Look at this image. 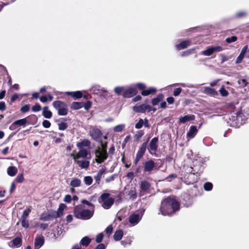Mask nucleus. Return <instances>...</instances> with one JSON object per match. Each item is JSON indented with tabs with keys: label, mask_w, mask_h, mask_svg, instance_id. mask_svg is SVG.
<instances>
[{
	"label": "nucleus",
	"mask_w": 249,
	"mask_h": 249,
	"mask_svg": "<svg viewBox=\"0 0 249 249\" xmlns=\"http://www.w3.org/2000/svg\"><path fill=\"white\" fill-rule=\"evenodd\" d=\"M88 156V151L85 149H80L76 154H71L74 160H79L80 158H86Z\"/></svg>",
	"instance_id": "obj_12"
},
{
	"label": "nucleus",
	"mask_w": 249,
	"mask_h": 249,
	"mask_svg": "<svg viewBox=\"0 0 249 249\" xmlns=\"http://www.w3.org/2000/svg\"><path fill=\"white\" fill-rule=\"evenodd\" d=\"M133 110L135 112L144 113L145 112H150L152 110L151 106L147 104H142L140 106H136L133 107ZM153 111H155L156 109L153 108Z\"/></svg>",
	"instance_id": "obj_6"
},
{
	"label": "nucleus",
	"mask_w": 249,
	"mask_h": 249,
	"mask_svg": "<svg viewBox=\"0 0 249 249\" xmlns=\"http://www.w3.org/2000/svg\"><path fill=\"white\" fill-rule=\"evenodd\" d=\"M144 123V120L142 119H140L138 122L136 124H135V128L136 129H140L141 128L142 126L143 125V124Z\"/></svg>",
	"instance_id": "obj_46"
},
{
	"label": "nucleus",
	"mask_w": 249,
	"mask_h": 249,
	"mask_svg": "<svg viewBox=\"0 0 249 249\" xmlns=\"http://www.w3.org/2000/svg\"><path fill=\"white\" fill-rule=\"evenodd\" d=\"M58 127L60 130H64L67 128L68 125L66 123L62 122L58 124Z\"/></svg>",
	"instance_id": "obj_54"
},
{
	"label": "nucleus",
	"mask_w": 249,
	"mask_h": 249,
	"mask_svg": "<svg viewBox=\"0 0 249 249\" xmlns=\"http://www.w3.org/2000/svg\"><path fill=\"white\" fill-rule=\"evenodd\" d=\"M83 106V103L81 102H73L71 104V108L73 109H78L82 108Z\"/></svg>",
	"instance_id": "obj_38"
},
{
	"label": "nucleus",
	"mask_w": 249,
	"mask_h": 249,
	"mask_svg": "<svg viewBox=\"0 0 249 249\" xmlns=\"http://www.w3.org/2000/svg\"><path fill=\"white\" fill-rule=\"evenodd\" d=\"M142 215H140L138 213H133L129 217V222L132 225L135 226L137 225L142 217Z\"/></svg>",
	"instance_id": "obj_13"
},
{
	"label": "nucleus",
	"mask_w": 249,
	"mask_h": 249,
	"mask_svg": "<svg viewBox=\"0 0 249 249\" xmlns=\"http://www.w3.org/2000/svg\"><path fill=\"white\" fill-rule=\"evenodd\" d=\"M144 132L142 130H140L137 132L135 135V137L137 140L139 141L140 138L143 135Z\"/></svg>",
	"instance_id": "obj_53"
},
{
	"label": "nucleus",
	"mask_w": 249,
	"mask_h": 249,
	"mask_svg": "<svg viewBox=\"0 0 249 249\" xmlns=\"http://www.w3.org/2000/svg\"><path fill=\"white\" fill-rule=\"evenodd\" d=\"M90 145V142L87 139H85L83 141L77 142L76 144L77 147L79 149H83L84 147H89Z\"/></svg>",
	"instance_id": "obj_24"
},
{
	"label": "nucleus",
	"mask_w": 249,
	"mask_h": 249,
	"mask_svg": "<svg viewBox=\"0 0 249 249\" xmlns=\"http://www.w3.org/2000/svg\"><path fill=\"white\" fill-rule=\"evenodd\" d=\"M150 187V183L147 181H142L141 183V188L143 191H147Z\"/></svg>",
	"instance_id": "obj_33"
},
{
	"label": "nucleus",
	"mask_w": 249,
	"mask_h": 249,
	"mask_svg": "<svg viewBox=\"0 0 249 249\" xmlns=\"http://www.w3.org/2000/svg\"><path fill=\"white\" fill-rule=\"evenodd\" d=\"M90 92L94 94H99L100 93V87L99 86H93L90 89Z\"/></svg>",
	"instance_id": "obj_41"
},
{
	"label": "nucleus",
	"mask_w": 249,
	"mask_h": 249,
	"mask_svg": "<svg viewBox=\"0 0 249 249\" xmlns=\"http://www.w3.org/2000/svg\"><path fill=\"white\" fill-rule=\"evenodd\" d=\"M244 51H241L240 54L236 58V60L235 61L236 64L240 63L242 61L243 59L245 57V55H244Z\"/></svg>",
	"instance_id": "obj_42"
},
{
	"label": "nucleus",
	"mask_w": 249,
	"mask_h": 249,
	"mask_svg": "<svg viewBox=\"0 0 249 249\" xmlns=\"http://www.w3.org/2000/svg\"><path fill=\"white\" fill-rule=\"evenodd\" d=\"M19 222H21V226L23 228L27 229L29 227V222L27 219H19Z\"/></svg>",
	"instance_id": "obj_43"
},
{
	"label": "nucleus",
	"mask_w": 249,
	"mask_h": 249,
	"mask_svg": "<svg viewBox=\"0 0 249 249\" xmlns=\"http://www.w3.org/2000/svg\"><path fill=\"white\" fill-rule=\"evenodd\" d=\"M71 195H67L65 196L64 199V201L65 202L70 203L71 201Z\"/></svg>",
	"instance_id": "obj_64"
},
{
	"label": "nucleus",
	"mask_w": 249,
	"mask_h": 249,
	"mask_svg": "<svg viewBox=\"0 0 249 249\" xmlns=\"http://www.w3.org/2000/svg\"><path fill=\"white\" fill-rule=\"evenodd\" d=\"M181 90L182 89L181 88H178L176 89L174 91L173 95L175 96H178L181 92Z\"/></svg>",
	"instance_id": "obj_63"
},
{
	"label": "nucleus",
	"mask_w": 249,
	"mask_h": 249,
	"mask_svg": "<svg viewBox=\"0 0 249 249\" xmlns=\"http://www.w3.org/2000/svg\"><path fill=\"white\" fill-rule=\"evenodd\" d=\"M128 196L130 199H134L137 197L136 192L135 189L131 190L128 193Z\"/></svg>",
	"instance_id": "obj_45"
},
{
	"label": "nucleus",
	"mask_w": 249,
	"mask_h": 249,
	"mask_svg": "<svg viewBox=\"0 0 249 249\" xmlns=\"http://www.w3.org/2000/svg\"><path fill=\"white\" fill-rule=\"evenodd\" d=\"M164 95L160 93L157 95V96L153 98L151 101V103L153 106L158 105L160 102L163 101Z\"/></svg>",
	"instance_id": "obj_20"
},
{
	"label": "nucleus",
	"mask_w": 249,
	"mask_h": 249,
	"mask_svg": "<svg viewBox=\"0 0 249 249\" xmlns=\"http://www.w3.org/2000/svg\"><path fill=\"white\" fill-rule=\"evenodd\" d=\"M74 160L82 169H86L89 166V161L87 160Z\"/></svg>",
	"instance_id": "obj_16"
},
{
	"label": "nucleus",
	"mask_w": 249,
	"mask_h": 249,
	"mask_svg": "<svg viewBox=\"0 0 249 249\" xmlns=\"http://www.w3.org/2000/svg\"><path fill=\"white\" fill-rule=\"evenodd\" d=\"M81 202L83 204H86V205H88L90 207L92 208L91 210H94V205L92 203L90 202L89 200H87L86 199H83V200H82Z\"/></svg>",
	"instance_id": "obj_49"
},
{
	"label": "nucleus",
	"mask_w": 249,
	"mask_h": 249,
	"mask_svg": "<svg viewBox=\"0 0 249 249\" xmlns=\"http://www.w3.org/2000/svg\"><path fill=\"white\" fill-rule=\"evenodd\" d=\"M90 136L96 142L101 141L102 137V132L97 128L93 127L89 132Z\"/></svg>",
	"instance_id": "obj_9"
},
{
	"label": "nucleus",
	"mask_w": 249,
	"mask_h": 249,
	"mask_svg": "<svg viewBox=\"0 0 249 249\" xmlns=\"http://www.w3.org/2000/svg\"><path fill=\"white\" fill-rule=\"evenodd\" d=\"M85 183L87 185H90L92 184L93 179L90 176H86L84 179Z\"/></svg>",
	"instance_id": "obj_44"
},
{
	"label": "nucleus",
	"mask_w": 249,
	"mask_h": 249,
	"mask_svg": "<svg viewBox=\"0 0 249 249\" xmlns=\"http://www.w3.org/2000/svg\"><path fill=\"white\" fill-rule=\"evenodd\" d=\"M22 240L20 237H16L10 242V246L12 248H18L21 246Z\"/></svg>",
	"instance_id": "obj_18"
},
{
	"label": "nucleus",
	"mask_w": 249,
	"mask_h": 249,
	"mask_svg": "<svg viewBox=\"0 0 249 249\" xmlns=\"http://www.w3.org/2000/svg\"><path fill=\"white\" fill-rule=\"evenodd\" d=\"M93 210L85 209L82 205L77 206L74 208V215L79 219H89L93 216Z\"/></svg>",
	"instance_id": "obj_3"
},
{
	"label": "nucleus",
	"mask_w": 249,
	"mask_h": 249,
	"mask_svg": "<svg viewBox=\"0 0 249 249\" xmlns=\"http://www.w3.org/2000/svg\"><path fill=\"white\" fill-rule=\"evenodd\" d=\"M179 209L178 202L173 196L164 199L161 203L160 213L163 215H170Z\"/></svg>",
	"instance_id": "obj_1"
},
{
	"label": "nucleus",
	"mask_w": 249,
	"mask_h": 249,
	"mask_svg": "<svg viewBox=\"0 0 249 249\" xmlns=\"http://www.w3.org/2000/svg\"><path fill=\"white\" fill-rule=\"evenodd\" d=\"M95 160L98 163L103 162L107 158V152L102 151L99 149H96L95 151Z\"/></svg>",
	"instance_id": "obj_7"
},
{
	"label": "nucleus",
	"mask_w": 249,
	"mask_h": 249,
	"mask_svg": "<svg viewBox=\"0 0 249 249\" xmlns=\"http://www.w3.org/2000/svg\"><path fill=\"white\" fill-rule=\"evenodd\" d=\"M137 93L136 88H130L123 93V96L125 98H130L135 95Z\"/></svg>",
	"instance_id": "obj_14"
},
{
	"label": "nucleus",
	"mask_w": 249,
	"mask_h": 249,
	"mask_svg": "<svg viewBox=\"0 0 249 249\" xmlns=\"http://www.w3.org/2000/svg\"><path fill=\"white\" fill-rule=\"evenodd\" d=\"M44 243V239L43 237H38L36 238L35 241V249H39Z\"/></svg>",
	"instance_id": "obj_19"
},
{
	"label": "nucleus",
	"mask_w": 249,
	"mask_h": 249,
	"mask_svg": "<svg viewBox=\"0 0 249 249\" xmlns=\"http://www.w3.org/2000/svg\"><path fill=\"white\" fill-rule=\"evenodd\" d=\"M18 172V169L15 166H9L7 169V174L11 177L15 176Z\"/></svg>",
	"instance_id": "obj_28"
},
{
	"label": "nucleus",
	"mask_w": 249,
	"mask_h": 249,
	"mask_svg": "<svg viewBox=\"0 0 249 249\" xmlns=\"http://www.w3.org/2000/svg\"><path fill=\"white\" fill-rule=\"evenodd\" d=\"M24 179L23 174H20L17 177L16 181L18 183H21L23 181Z\"/></svg>",
	"instance_id": "obj_57"
},
{
	"label": "nucleus",
	"mask_w": 249,
	"mask_h": 249,
	"mask_svg": "<svg viewBox=\"0 0 249 249\" xmlns=\"http://www.w3.org/2000/svg\"><path fill=\"white\" fill-rule=\"evenodd\" d=\"M241 51H244V55H245V57H249V49H248L247 45L245 46Z\"/></svg>",
	"instance_id": "obj_52"
},
{
	"label": "nucleus",
	"mask_w": 249,
	"mask_h": 249,
	"mask_svg": "<svg viewBox=\"0 0 249 249\" xmlns=\"http://www.w3.org/2000/svg\"><path fill=\"white\" fill-rule=\"evenodd\" d=\"M191 41L190 40H185L181 42L180 43L177 44L176 45V48L178 50H180L181 49H185L187 47L190 46L191 45Z\"/></svg>",
	"instance_id": "obj_17"
},
{
	"label": "nucleus",
	"mask_w": 249,
	"mask_h": 249,
	"mask_svg": "<svg viewBox=\"0 0 249 249\" xmlns=\"http://www.w3.org/2000/svg\"><path fill=\"white\" fill-rule=\"evenodd\" d=\"M31 212V209L29 208L26 209L23 212L19 219H27L30 213Z\"/></svg>",
	"instance_id": "obj_35"
},
{
	"label": "nucleus",
	"mask_w": 249,
	"mask_h": 249,
	"mask_svg": "<svg viewBox=\"0 0 249 249\" xmlns=\"http://www.w3.org/2000/svg\"><path fill=\"white\" fill-rule=\"evenodd\" d=\"M41 109V107L38 104H36L35 106H34L32 107V110L34 112H37V111H38L39 110H40Z\"/></svg>",
	"instance_id": "obj_60"
},
{
	"label": "nucleus",
	"mask_w": 249,
	"mask_h": 249,
	"mask_svg": "<svg viewBox=\"0 0 249 249\" xmlns=\"http://www.w3.org/2000/svg\"><path fill=\"white\" fill-rule=\"evenodd\" d=\"M197 132L196 126H191L190 128L189 131L187 133V136L190 138L195 137Z\"/></svg>",
	"instance_id": "obj_26"
},
{
	"label": "nucleus",
	"mask_w": 249,
	"mask_h": 249,
	"mask_svg": "<svg viewBox=\"0 0 249 249\" xmlns=\"http://www.w3.org/2000/svg\"><path fill=\"white\" fill-rule=\"evenodd\" d=\"M213 53L214 52H219L223 50L222 47L220 46H211Z\"/></svg>",
	"instance_id": "obj_50"
},
{
	"label": "nucleus",
	"mask_w": 249,
	"mask_h": 249,
	"mask_svg": "<svg viewBox=\"0 0 249 249\" xmlns=\"http://www.w3.org/2000/svg\"><path fill=\"white\" fill-rule=\"evenodd\" d=\"M81 180L77 178H72L71 183L70 185L72 187H78L81 185Z\"/></svg>",
	"instance_id": "obj_31"
},
{
	"label": "nucleus",
	"mask_w": 249,
	"mask_h": 249,
	"mask_svg": "<svg viewBox=\"0 0 249 249\" xmlns=\"http://www.w3.org/2000/svg\"><path fill=\"white\" fill-rule=\"evenodd\" d=\"M195 118L194 115H187L183 117H181L179 119V121L181 123H185L187 122L194 120Z\"/></svg>",
	"instance_id": "obj_25"
},
{
	"label": "nucleus",
	"mask_w": 249,
	"mask_h": 249,
	"mask_svg": "<svg viewBox=\"0 0 249 249\" xmlns=\"http://www.w3.org/2000/svg\"><path fill=\"white\" fill-rule=\"evenodd\" d=\"M67 94L68 95L74 97L75 99H79L82 97V93L80 91H77L74 92H67Z\"/></svg>",
	"instance_id": "obj_29"
},
{
	"label": "nucleus",
	"mask_w": 249,
	"mask_h": 249,
	"mask_svg": "<svg viewBox=\"0 0 249 249\" xmlns=\"http://www.w3.org/2000/svg\"><path fill=\"white\" fill-rule=\"evenodd\" d=\"M27 118H25L23 119L18 120L14 122L9 126V129L11 130H15L18 129V126H24L27 124Z\"/></svg>",
	"instance_id": "obj_8"
},
{
	"label": "nucleus",
	"mask_w": 249,
	"mask_h": 249,
	"mask_svg": "<svg viewBox=\"0 0 249 249\" xmlns=\"http://www.w3.org/2000/svg\"><path fill=\"white\" fill-rule=\"evenodd\" d=\"M66 206L65 204L62 203L59 205V208L56 212V214L54 215L55 217H59L63 215V211L66 208Z\"/></svg>",
	"instance_id": "obj_27"
},
{
	"label": "nucleus",
	"mask_w": 249,
	"mask_h": 249,
	"mask_svg": "<svg viewBox=\"0 0 249 249\" xmlns=\"http://www.w3.org/2000/svg\"><path fill=\"white\" fill-rule=\"evenodd\" d=\"M204 93L213 96H214L217 94L216 91H215L214 89L209 87L204 88Z\"/></svg>",
	"instance_id": "obj_32"
},
{
	"label": "nucleus",
	"mask_w": 249,
	"mask_h": 249,
	"mask_svg": "<svg viewBox=\"0 0 249 249\" xmlns=\"http://www.w3.org/2000/svg\"><path fill=\"white\" fill-rule=\"evenodd\" d=\"M157 89L154 87H150L147 89H144L141 92V94L143 96H147L150 94H154L156 92Z\"/></svg>",
	"instance_id": "obj_23"
},
{
	"label": "nucleus",
	"mask_w": 249,
	"mask_h": 249,
	"mask_svg": "<svg viewBox=\"0 0 249 249\" xmlns=\"http://www.w3.org/2000/svg\"><path fill=\"white\" fill-rule=\"evenodd\" d=\"M197 162V160H196L194 162V167H191L190 169L191 170V171H189V172L190 173H191L192 174H193V175H195V174L200 173L203 170V168H202L201 165H200L199 166H197L196 165V163Z\"/></svg>",
	"instance_id": "obj_15"
},
{
	"label": "nucleus",
	"mask_w": 249,
	"mask_h": 249,
	"mask_svg": "<svg viewBox=\"0 0 249 249\" xmlns=\"http://www.w3.org/2000/svg\"><path fill=\"white\" fill-rule=\"evenodd\" d=\"M146 145H147L146 142H144L142 144V146H141V147L140 148L139 150H138V151L137 153L136 156L137 157H138L140 159L142 158V157L143 156V155H144V154L145 152L146 148Z\"/></svg>",
	"instance_id": "obj_21"
},
{
	"label": "nucleus",
	"mask_w": 249,
	"mask_h": 249,
	"mask_svg": "<svg viewBox=\"0 0 249 249\" xmlns=\"http://www.w3.org/2000/svg\"><path fill=\"white\" fill-rule=\"evenodd\" d=\"M30 110V105H25L22 107L20 109V111L22 112H27Z\"/></svg>",
	"instance_id": "obj_56"
},
{
	"label": "nucleus",
	"mask_w": 249,
	"mask_h": 249,
	"mask_svg": "<svg viewBox=\"0 0 249 249\" xmlns=\"http://www.w3.org/2000/svg\"><path fill=\"white\" fill-rule=\"evenodd\" d=\"M155 168L156 163L152 160H148L144 163V172L145 173L151 174Z\"/></svg>",
	"instance_id": "obj_11"
},
{
	"label": "nucleus",
	"mask_w": 249,
	"mask_h": 249,
	"mask_svg": "<svg viewBox=\"0 0 249 249\" xmlns=\"http://www.w3.org/2000/svg\"><path fill=\"white\" fill-rule=\"evenodd\" d=\"M125 128L124 124H119L113 128V131L116 132H122Z\"/></svg>",
	"instance_id": "obj_40"
},
{
	"label": "nucleus",
	"mask_w": 249,
	"mask_h": 249,
	"mask_svg": "<svg viewBox=\"0 0 249 249\" xmlns=\"http://www.w3.org/2000/svg\"><path fill=\"white\" fill-rule=\"evenodd\" d=\"M105 173H106V169L105 168H102L98 171L97 175L94 177V179L97 183H99L100 180L102 178V177L104 176V175L105 174Z\"/></svg>",
	"instance_id": "obj_22"
},
{
	"label": "nucleus",
	"mask_w": 249,
	"mask_h": 249,
	"mask_svg": "<svg viewBox=\"0 0 249 249\" xmlns=\"http://www.w3.org/2000/svg\"><path fill=\"white\" fill-rule=\"evenodd\" d=\"M123 235L124 233L122 230H117L115 231L113 235V238L115 241H119L122 239Z\"/></svg>",
	"instance_id": "obj_30"
},
{
	"label": "nucleus",
	"mask_w": 249,
	"mask_h": 249,
	"mask_svg": "<svg viewBox=\"0 0 249 249\" xmlns=\"http://www.w3.org/2000/svg\"><path fill=\"white\" fill-rule=\"evenodd\" d=\"M213 53L211 46L209 47L205 50L201 52V54L205 56H210Z\"/></svg>",
	"instance_id": "obj_39"
},
{
	"label": "nucleus",
	"mask_w": 249,
	"mask_h": 249,
	"mask_svg": "<svg viewBox=\"0 0 249 249\" xmlns=\"http://www.w3.org/2000/svg\"><path fill=\"white\" fill-rule=\"evenodd\" d=\"M247 15V13L245 11H239L236 13L235 17L237 18H241L244 17Z\"/></svg>",
	"instance_id": "obj_48"
},
{
	"label": "nucleus",
	"mask_w": 249,
	"mask_h": 249,
	"mask_svg": "<svg viewBox=\"0 0 249 249\" xmlns=\"http://www.w3.org/2000/svg\"><path fill=\"white\" fill-rule=\"evenodd\" d=\"M43 115L47 119H50L52 117V113L48 110L47 107H44L43 109Z\"/></svg>",
	"instance_id": "obj_34"
},
{
	"label": "nucleus",
	"mask_w": 249,
	"mask_h": 249,
	"mask_svg": "<svg viewBox=\"0 0 249 249\" xmlns=\"http://www.w3.org/2000/svg\"><path fill=\"white\" fill-rule=\"evenodd\" d=\"M98 202L105 209H109L114 202V199L107 193L102 194L98 198Z\"/></svg>",
	"instance_id": "obj_4"
},
{
	"label": "nucleus",
	"mask_w": 249,
	"mask_h": 249,
	"mask_svg": "<svg viewBox=\"0 0 249 249\" xmlns=\"http://www.w3.org/2000/svg\"><path fill=\"white\" fill-rule=\"evenodd\" d=\"M158 138L154 137L150 142L149 147L148 148L149 153L153 155L156 153L158 147Z\"/></svg>",
	"instance_id": "obj_10"
},
{
	"label": "nucleus",
	"mask_w": 249,
	"mask_h": 249,
	"mask_svg": "<svg viewBox=\"0 0 249 249\" xmlns=\"http://www.w3.org/2000/svg\"><path fill=\"white\" fill-rule=\"evenodd\" d=\"M219 92L220 94L223 96H226L228 94V91L223 87L220 89Z\"/></svg>",
	"instance_id": "obj_61"
},
{
	"label": "nucleus",
	"mask_w": 249,
	"mask_h": 249,
	"mask_svg": "<svg viewBox=\"0 0 249 249\" xmlns=\"http://www.w3.org/2000/svg\"><path fill=\"white\" fill-rule=\"evenodd\" d=\"M124 88L123 87H116L114 89V92L118 95L120 94L124 90Z\"/></svg>",
	"instance_id": "obj_51"
},
{
	"label": "nucleus",
	"mask_w": 249,
	"mask_h": 249,
	"mask_svg": "<svg viewBox=\"0 0 249 249\" xmlns=\"http://www.w3.org/2000/svg\"><path fill=\"white\" fill-rule=\"evenodd\" d=\"M42 125L45 128H49L51 126V123L49 121L46 120L43 121Z\"/></svg>",
	"instance_id": "obj_62"
},
{
	"label": "nucleus",
	"mask_w": 249,
	"mask_h": 249,
	"mask_svg": "<svg viewBox=\"0 0 249 249\" xmlns=\"http://www.w3.org/2000/svg\"><path fill=\"white\" fill-rule=\"evenodd\" d=\"M90 242V239L87 236H85L81 239L80 244L84 246L87 247L89 245Z\"/></svg>",
	"instance_id": "obj_37"
},
{
	"label": "nucleus",
	"mask_w": 249,
	"mask_h": 249,
	"mask_svg": "<svg viewBox=\"0 0 249 249\" xmlns=\"http://www.w3.org/2000/svg\"><path fill=\"white\" fill-rule=\"evenodd\" d=\"M237 40V37L235 36H232L231 37L227 38L226 39V41L228 43H230L233 42H235Z\"/></svg>",
	"instance_id": "obj_58"
},
{
	"label": "nucleus",
	"mask_w": 249,
	"mask_h": 249,
	"mask_svg": "<svg viewBox=\"0 0 249 249\" xmlns=\"http://www.w3.org/2000/svg\"><path fill=\"white\" fill-rule=\"evenodd\" d=\"M112 231H113V227H112V225H109L106 228V229L105 230V232H106V234H107V235L108 236H109L111 234Z\"/></svg>",
	"instance_id": "obj_55"
},
{
	"label": "nucleus",
	"mask_w": 249,
	"mask_h": 249,
	"mask_svg": "<svg viewBox=\"0 0 249 249\" xmlns=\"http://www.w3.org/2000/svg\"><path fill=\"white\" fill-rule=\"evenodd\" d=\"M100 143V146H99L96 149H99L102 151H107V142H103L102 140H101V141L98 142Z\"/></svg>",
	"instance_id": "obj_36"
},
{
	"label": "nucleus",
	"mask_w": 249,
	"mask_h": 249,
	"mask_svg": "<svg viewBox=\"0 0 249 249\" xmlns=\"http://www.w3.org/2000/svg\"><path fill=\"white\" fill-rule=\"evenodd\" d=\"M239 107L238 104L236 105L231 103L229 105L228 110L232 114L229 117V119L232 121L231 125L233 127H239L240 125L245 122V116L242 112L239 111Z\"/></svg>",
	"instance_id": "obj_2"
},
{
	"label": "nucleus",
	"mask_w": 249,
	"mask_h": 249,
	"mask_svg": "<svg viewBox=\"0 0 249 249\" xmlns=\"http://www.w3.org/2000/svg\"><path fill=\"white\" fill-rule=\"evenodd\" d=\"M53 107L58 111L59 115L65 116L68 113V107L66 104L60 101H55L53 103Z\"/></svg>",
	"instance_id": "obj_5"
},
{
	"label": "nucleus",
	"mask_w": 249,
	"mask_h": 249,
	"mask_svg": "<svg viewBox=\"0 0 249 249\" xmlns=\"http://www.w3.org/2000/svg\"><path fill=\"white\" fill-rule=\"evenodd\" d=\"M103 236H104V235L102 233H100L98 234L97 235L96 238V242L100 243L103 240Z\"/></svg>",
	"instance_id": "obj_59"
},
{
	"label": "nucleus",
	"mask_w": 249,
	"mask_h": 249,
	"mask_svg": "<svg viewBox=\"0 0 249 249\" xmlns=\"http://www.w3.org/2000/svg\"><path fill=\"white\" fill-rule=\"evenodd\" d=\"M204 188L207 191H211L213 188V184L212 183L207 182L204 185Z\"/></svg>",
	"instance_id": "obj_47"
}]
</instances>
